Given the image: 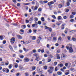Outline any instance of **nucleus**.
<instances>
[{"instance_id":"1","label":"nucleus","mask_w":76,"mask_h":76,"mask_svg":"<svg viewBox=\"0 0 76 76\" xmlns=\"http://www.w3.org/2000/svg\"><path fill=\"white\" fill-rule=\"evenodd\" d=\"M33 55H35V56L36 57L35 60H37V61H39L40 59L39 58V55H38V54L36 53L33 54Z\"/></svg>"},{"instance_id":"2","label":"nucleus","mask_w":76,"mask_h":76,"mask_svg":"<svg viewBox=\"0 0 76 76\" xmlns=\"http://www.w3.org/2000/svg\"><path fill=\"white\" fill-rule=\"evenodd\" d=\"M29 60L30 59L29 58L27 57H26L24 59L23 61L24 62H28Z\"/></svg>"},{"instance_id":"3","label":"nucleus","mask_w":76,"mask_h":76,"mask_svg":"<svg viewBox=\"0 0 76 76\" xmlns=\"http://www.w3.org/2000/svg\"><path fill=\"white\" fill-rule=\"evenodd\" d=\"M54 4V2L53 1H51L50 2H48L47 4L48 6H51L52 4Z\"/></svg>"},{"instance_id":"4","label":"nucleus","mask_w":76,"mask_h":76,"mask_svg":"<svg viewBox=\"0 0 76 76\" xmlns=\"http://www.w3.org/2000/svg\"><path fill=\"white\" fill-rule=\"evenodd\" d=\"M72 47L71 46L69 48V51L70 53H73V50Z\"/></svg>"},{"instance_id":"5","label":"nucleus","mask_w":76,"mask_h":76,"mask_svg":"<svg viewBox=\"0 0 76 76\" xmlns=\"http://www.w3.org/2000/svg\"><path fill=\"white\" fill-rule=\"evenodd\" d=\"M19 68L20 70H24V69H23V66H19Z\"/></svg>"},{"instance_id":"6","label":"nucleus","mask_w":76,"mask_h":76,"mask_svg":"<svg viewBox=\"0 0 76 76\" xmlns=\"http://www.w3.org/2000/svg\"><path fill=\"white\" fill-rule=\"evenodd\" d=\"M16 36L18 38V39H22V36H21L20 35H17Z\"/></svg>"},{"instance_id":"7","label":"nucleus","mask_w":76,"mask_h":76,"mask_svg":"<svg viewBox=\"0 0 76 76\" xmlns=\"http://www.w3.org/2000/svg\"><path fill=\"white\" fill-rule=\"evenodd\" d=\"M15 64V68H18V64L16 63H14Z\"/></svg>"},{"instance_id":"8","label":"nucleus","mask_w":76,"mask_h":76,"mask_svg":"<svg viewBox=\"0 0 76 76\" xmlns=\"http://www.w3.org/2000/svg\"><path fill=\"white\" fill-rule=\"evenodd\" d=\"M64 25H65V24H62L61 26V28L62 29H64Z\"/></svg>"},{"instance_id":"9","label":"nucleus","mask_w":76,"mask_h":76,"mask_svg":"<svg viewBox=\"0 0 76 76\" xmlns=\"http://www.w3.org/2000/svg\"><path fill=\"white\" fill-rule=\"evenodd\" d=\"M33 20L35 22H37V21L38 20V18H37L35 17L34 18Z\"/></svg>"},{"instance_id":"10","label":"nucleus","mask_w":76,"mask_h":76,"mask_svg":"<svg viewBox=\"0 0 76 76\" xmlns=\"http://www.w3.org/2000/svg\"><path fill=\"white\" fill-rule=\"evenodd\" d=\"M31 54H33V53H36V50H33L30 52Z\"/></svg>"},{"instance_id":"11","label":"nucleus","mask_w":76,"mask_h":76,"mask_svg":"<svg viewBox=\"0 0 76 76\" xmlns=\"http://www.w3.org/2000/svg\"><path fill=\"white\" fill-rule=\"evenodd\" d=\"M63 6V5H62L61 4H59L58 5V7L60 9Z\"/></svg>"},{"instance_id":"12","label":"nucleus","mask_w":76,"mask_h":76,"mask_svg":"<svg viewBox=\"0 0 76 76\" xmlns=\"http://www.w3.org/2000/svg\"><path fill=\"white\" fill-rule=\"evenodd\" d=\"M58 66L60 67H62L63 66V65L62 64H59L58 65Z\"/></svg>"},{"instance_id":"13","label":"nucleus","mask_w":76,"mask_h":76,"mask_svg":"<svg viewBox=\"0 0 76 76\" xmlns=\"http://www.w3.org/2000/svg\"><path fill=\"white\" fill-rule=\"evenodd\" d=\"M55 35H56V33L55 32H53L52 33L51 37H54V36H55Z\"/></svg>"},{"instance_id":"14","label":"nucleus","mask_w":76,"mask_h":76,"mask_svg":"<svg viewBox=\"0 0 76 76\" xmlns=\"http://www.w3.org/2000/svg\"><path fill=\"white\" fill-rule=\"evenodd\" d=\"M50 69L51 70H52V71H53L54 70V67L53 66H50Z\"/></svg>"},{"instance_id":"15","label":"nucleus","mask_w":76,"mask_h":76,"mask_svg":"<svg viewBox=\"0 0 76 76\" xmlns=\"http://www.w3.org/2000/svg\"><path fill=\"white\" fill-rule=\"evenodd\" d=\"M11 41H15V38L14 37H12L11 39Z\"/></svg>"},{"instance_id":"16","label":"nucleus","mask_w":76,"mask_h":76,"mask_svg":"<svg viewBox=\"0 0 76 76\" xmlns=\"http://www.w3.org/2000/svg\"><path fill=\"white\" fill-rule=\"evenodd\" d=\"M9 47L11 51H13V48H12V46L10 45L9 46Z\"/></svg>"},{"instance_id":"17","label":"nucleus","mask_w":76,"mask_h":76,"mask_svg":"<svg viewBox=\"0 0 76 76\" xmlns=\"http://www.w3.org/2000/svg\"><path fill=\"white\" fill-rule=\"evenodd\" d=\"M61 19V16H58V20H60Z\"/></svg>"},{"instance_id":"18","label":"nucleus","mask_w":76,"mask_h":76,"mask_svg":"<svg viewBox=\"0 0 76 76\" xmlns=\"http://www.w3.org/2000/svg\"><path fill=\"white\" fill-rule=\"evenodd\" d=\"M13 66V65L11 64L9 65V68L10 69H12V66Z\"/></svg>"},{"instance_id":"19","label":"nucleus","mask_w":76,"mask_h":76,"mask_svg":"<svg viewBox=\"0 0 76 76\" xmlns=\"http://www.w3.org/2000/svg\"><path fill=\"white\" fill-rule=\"evenodd\" d=\"M26 42H27V43H26V44H28L29 43H30V42H31V40H28V41H27Z\"/></svg>"},{"instance_id":"20","label":"nucleus","mask_w":76,"mask_h":76,"mask_svg":"<svg viewBox=\"0 0 76 76\" xmlns=\"http://www.w3.org/2000/svg\"><path fill=\"white\" fill-rule=\"evenodd\" d=\"M48 72H49L50 73H53V71L50 70V69H49L48 70Z\"/></svg>"},{"instance_id":"21","label":"nucleus","mask_w":76,"mask_h":76,"mask_svg":"<svg viewBox=\"0 0 76 76\" xmlns=\"http://www.w3.org/2000/svg\"><path fill=\"white\" fill-rule=\"evenodd\" d=\"M62 74V73L61 72H57V75H61Z\"/></svg>"},{"instance_id":"22","label":"nucleus","mask_w":76,"mask_h":76,"mask_svg":"<svg viewBox=\"0 0 76 76\" xmlns=\"http://www.w3.org/2000/svg\"><path fill=\"white\" fill-rule=\"evenodd\" d=\"M43 68L44 69H45V70H47V66H45L43 67Z\"/></svg>"},{"instance_id":"23","label":"nucleus","mask_w":76,"mask_h":76,"mask_svg":"<svg viewBox=\"0 0 76 76\" xmlns=\"http://www.w3.org/2000/svg\"><path fill=\"white\" fill-rule=\"evenodd\" d=\"M69 32L71 33H74V32H75V30H74L71 31H70Z\"/></svg>"},{"instance_id":"24","label":"nucleus","mask_w":76,"mask_h":76,"mask_svg":"<svg viewBox=\"0 0 76 76\" xmlns=\"http://www.w3.org/2000/svg\"><path fill=\"white\" fill-rule=\"evenodd\" d=\"M38 9V7L36 6L34 7V11H35V10H37Z\"/></svg>"},{"instance_id":"25","label":"nucleus","mask_w":76,"mask_h":76,"mask_svg":"<svg viewBox=\"0 0 76 76\" xmlns=\"http://www.w3.org/2000/svg\"><path fill=\"white\" fill-rule=\"evenodd\" d=\"M41 20H42V21H45V19H44V18L43 17H42L41 18Z\"/></svg>"},{"instance_id":"26","label":"nucleus","mask_w":76,"mask_h":76,"mask_svg":"<svg viewBox=\"0 0 76 76\" xmlns=\"http://www.w3.org/2000/svg\"><path fill=\"white\" fill-rule=\"evenodd\" d=\"M6 70H7V69L4 68L2 69V71L3 72H5L6 71Z\"/></svg>"},{"instance_id":"27","label":"nucleus","mask_w":76,"mask_h":76,"mask_svg":"<svg viewBox=\"0 0 76 76\" xmlns=\"http://www.w3.org/2000/svg\"><path fill=\"white\" fill-rule=\"evenodd\" d=\"M0 39L1 40H3V37L2 36H0Z\"/></svg>"},{"instance_id":"28","label":"nucleus","mask_w":76,"mask_h":76,"mask_svg":"<svg viewBox=\"0 0 76 76\" xmlns=\"http://www.w3.org/2000/svg\"><path fill=\"white\" fill-rule=\"evenodd\" d=\"M52 18L54 19H56V17L54 15H52Z\"/></svg>"},{"instance_id":"29","label":"nucleus","mask_w":76,"mask_h":76,"mask_svg":"<svg viewBox=\"0 0 76 76\" xmlns=\"http://www.w3.org/2000/svg\"><path fill=\"white\" fill-rule=\"evenodd\" d=\"M40 3L41 4H44V1H41L40 2Z\"/></svg>"},{"instance_id":"30","label":"nucleus","mask_w":76,"mask_h":76,"mask_svg":"<svg viewBox=\"0 0 76 76\" xmlns=\"http://www.w3.org/2000/svg\"><path fill=\"white\" fill-rule=\"evenodd\" d=\"M61 37H59L58 40L59 41H61Z\"/></svg>"},{"instance_id":"31","label":"nucleus","mask_w":76,"mask_h":76,"mask_svg":"<svg viewBox=\"0 0 76 76\" xmlns=\"http://www.w3.org/2000/svg\"><path fill=\"white\" fill-rule=\"evenodd\" d=\"M32 69L33 70H35V69H36V67H35V66H33L32 67Z\"/></svg>"},{"instance_id":"32","label":"nucleus","mask_w":76,"mask_h":76,"mask_svg":"<svg viewBox=\"0 0 76 76\" xmlns=\"http://www.w3.org/2000/svg\"><path fill=\"white\" fill-rule=\"evenodd\" d=\"M56 38H57V37H54L53 38V40H54L55 42H56V41H57V40H56L57 39Z\"/></svg>"},{"instance_id":"33","label":"nucleus","mask_w":76,"mask_h":76,"mask_svg":"<svg viewBox=\"0 0 76 76\" xmlns=\"http://www.w3.org/2000/svg\"><path fill=\"white\" fill-rule=\"evenodd\" d=\"M25 75L26 76H29V73H28V72H26V73H25Z\"/></svg>"},{"instance_id":"34","label":"nucleus","mask_w":76,"mask_h":76,"mask_svg":"<svg viewBox=\"0 0 76 76\" xmlns=\"http://www.w3.org/2000/svg\"><path fill=\"white\" fill-rule=\"evenodd\" d=\"M69 9H66L65 10V12H69Z\"/></svg>"},{"instance_id":"35","label":"nucleus","mask_w":76,"mask_h":76,"mask_svg":"<svg viewBox=\"0 0 76 76\" xmlns=\"http://www.w3.org/2000/svg\"><path fill=\"white\" fill-rule=\"evenodd\" d=\"M29 21H33V17H31V18L29 19Z\"/></svg>"},{"instance_id":"36","label":"nucleus","mask_w":76,"mask_h":76,"mask_svg":"<svg viewBox=\"0 0 76 76\" xmlns=\"http://www.w3.org/2000/svg\"><path fill=\"white\" fill-rule=\"evenodd\" d=\"M20 58H23L24 57V56H23V55H21L20 56Z\"/></svg>"},{"instance_id":"37","label":"nucleus","mask_w":76,"mask_h":76,"mask_svg":"<svg viewBox=\"0 0 76 76\" xmlns=\"http://www.w3.org/2000/svg\"><path fill=\"white\" fill-rule=\"evenodd\" d=\"M72 40L73 41H76V38L74 37L72 38Z\"/></svg>"},{"instance_id":"38","label":"nucleus","mask_w":76,"mask_h":76,"mask_svg":"<svg viewBox=\"0 0 76 76\" xmlns=\"http://www.w3.org/2000/svg\"><path fill=\"white\" fill-rule=\"evenodd\" d=\"M73 15H70V18H71V19H73Z\"/></svg>"},{"instance_id":"39","label":"nucleus","mask_w":76,"mask_h":76,"mask_svg":"<svg viewBox=\"0 0 76 76\" xmlns=\"http://www.w3.org/2000/svg\"><path fill=\"white\" fill-rule=\"evenodd\" d=\"M6 43V40H4L3 42V43L4 44H5Z\"/></svg>"},{"instance_id":"40","label":"nucleus","mask_w":76,"mask_h":76,"mask_svg":"<svg viewBox=\"0 0 76 76\" xmlns=\"http://www.w3.org/2000/svg\"><path fill=\"white\" fill-rule=\"evenodd\" d=\"M38 23L39 25H41V22L40 21H38Z\"/></svg>"},{"instance_id":"41","label":"nucleus","mask_w":76,"mask_h":76,"mask_svg":"<svg viewBox=\"0 0 76 76\" xmlns=\"http://www.w3.org/2000/svg\"><path fill=\"white\" fill-rule=\"evenodd\" d=\"M55 66H56L57 64V62L55 61L54 63Z\"/></svg>"},{"instance_id":"42","label":"nucleus","mask_w":76,"mask_h":76,"mask_svg":"<svg viewBox=\"0 0 76 76\" xmlns=\"http://www.w3.org/2000/svg\"><path fill=\"white\" fill-rule=\"evenodd\" d=\"M0 48H4V45H2L0 46Z\"/></svg>"},{"instance_id":"43","label":"nucleus","mask_w":76,"mask_h":76,"mask_svg":"<svg viewBox=\"0 0 76 76\" xmlns=\"http://www.w3.org/2000/svg\"><path fill=\"white\" fill-rule=\"evenodd\" d=\"M61 23H56V24L58 25V26H59V25H60Z\"/></svg>"},{"instance_id":"44","label":"nucleus","mask_w":76,"mask_h":76,"mask_svg":"<svg viewBox=\"0 0 76 76\" xmlns=\"http://www.w3.org/2000/svg\"><path fill=\"white\" fill-rule=\"evenodd\" d=\"M66 48L67 50H69V48H70V47L69 46H66Z\"/></svg>"},{"instance_id":"45","label":"nucleus","mask_w":76,"mask_h":76,"mask_svg":"<svg viewBox=\"0 0 76 76\" xmlns=\"http://www.w3.org/2000/svg\"><path fill=\"white\" fill-rule=\"evenodd\" d=\"M36 38H35V36H34L33 37V38H32V40H35V39H36Z\"/></svg>"},{"instance_id":"46","label":"nucleus","mask_w":76,"mask_h":76,"mask_svg":"<svg viewBox=\"0 0 76 76\" xmlns=\"http://www.w3.org/2000/svg\"><path fill=\"white\" fill-rule=\"evenodd\" d=\"M63 18L64 19H67V17L66 16H64Z\"/></svg>"},{"instance_id":"47","label":"nucleus","mask_w":76,"mask_h":76,"mask_svg":"<svg viewBox=\"0 0 76 76\" xmlns=\"http://www.w3.org/2000/svg\"><path fill=\"white\" fill-rule=\"evenodd\" d=\"M62 55H63V57L64 58H65V57H66V56L64 55V54H62Z\"/></svg>"},{"instance_id":"48","label":"nucleus","mask_w":76,"mask_h":76,"mask_svg":"<svg viewBox=\"0 0 76 76\" xmlns=\"http://www.w3.org/2000/svg\"><path fill=\"white\" fill-rule=\"evenodd\" d=\"M42 10V9H41V8H39L38 10V11H39V12H40L41 11V10Z\"/></svg>"},{"instance_id":"49","label":"nucleus","mask_w":76,"mask_h":76,"mask_svg":"<svg viewBox=\"0 0 76 76\" xmlns=\"http://www.w3.org/2000/svg\"><path fill=\"white\" fill-rule=\"evenodd\" d=\"M49 57H51V58H53V56L51 55H50L49 56Z\"/></svg>"},{"instance_id":"50","label":"nucleus","mask_w":76,"mask_h":76,"mask_svg":"<svg viewBox=\"0 0 76 76\" xmlns=\"http://www.w3.org/2000/svg\"><path fill=\"white\" fill-rule=\"evenodd\" d=\"M49 28V30L50 32H51L52 31V29H51V28Z\"/></svg>"},{"instance_id":"51","label":"nucleus","mask_w":76,"mask_h":76,"mask_svg":"<svg viewBox=\"0 0 76 76\" xmlns=\"http://www.w3.org/2000/svg\"><path fill=\"white\" fill-rule=\"evenodd\" d=\"M51 61V59H49L48 60V62H50Z\"/></svg>"},{"instance_id":"52","label":"nucleus","mask_w":76,"mask_h":76,"mask_svg":"<svg viewBox=\"0 0 76 76\" xmlns=\"http://www.w3.org/2000/svg\"><path fill=\"white\" fill-rule=\"evenodd\" d=\"M67 39L68 40H70V37L69 36L67 37Z\"/></svg>"},{"instance_id":"53","label":"nucleus","mask_w":76,"mask_h":76,"mask_svg":"<svg viewBox=\"0 0 76 76\" xmlns=\"http://www.w3.org/2000/svg\"><path fill=\"white\" fill-rule=\"evenodd\" d=\"M37 29H34L33 30V31L34 33H36L37 32Z\"/></svg>"},{"instance_id":"54","label":"nucleus","mask_w":76,"mask_h":76,"mask_svg":"<svg viewBox=\"0 0 76 76\" xmlns=\"http://www.w3.org/2000/svg\"><path fill=\"white\" fill-rule=\"evenodd\" d=\"M44 1V3H48V1Z\"/></svg>"},{"instance_id":"55","label":"nucleus","mask_w":76,"mask_h":76,"mask_svg":"<svg viewBox=\"0 0 76 76\" xmlns=\"http://www.w3.org/2000/svg\"><path fill=\"white\" fill-rule=\"evenodd\" d=\"M19 53H22L23 52L22 51V50H19Z\"/></svg>"},{"instance_id":"56","label":"nucleus","mask_w":76,"mask_h":76,"mask_svg":"<svg viewBox=\"0 0 76 76\" xmlns=\"http://www.w3.org/2000/svg\"><path fill=\"white\" fill-rule=\"evenodd\" d=\"M37 42L38 44H39L40 42V41L39 39H38L37 41Z\"/></svg>"},{"instance_id":"57","label":"nucleus","mask_w":76,"mask_h":76,"mask_svg":"<svg viewBox=\"0 0 76 76\" xmlns=\"http://www.w3.org/2000/svg\"><path fill=\"white\" fill-rule=\"evenodd\" d=\"M47 48H50V45L49 44H48L47 45Z\"/></svg>"},{"instance_id":"58","label":"nucleus","mask_w":76,"mask_h":76,"mask_svg":"<svg viewBox=\"0 0 76 76\" xmlns=\"http://www.w3.org/2000/svg\"><path fill=\"white\" fill-rule=\"evenodd\" d=\"M5 65H6V66H8V65H9V62H8L7 63H5Z\"/></svg>"},{"instance_id":"59","label":"nucleus","mask_w":76,"mask_h":76,"mask_svg":"<svg viewBox=\"0 0 76 76\" xmlns=\"http://www.w3.org/2000/svg\"><path fill=\"white\" fill-rule=\"evenodd\" d=\"M55 71H57V70H58L57 67H56L55 68Z\"/></svg>"},{"instance_id":"60","label":"nucleus","mask_w":76,"mask_h":76,"mask_svg":"<svg viewBox=\"0 0 76 76\" xmlns=\"http://www.w3.org/2000/svg\"><path fill=\"white\" fill-rule=\"evenodd\" d=\"M26 23H29V20H26Z\"/></svg>"},{"instance_id":"61","label":"nucleus","mask_w":76,"mask_h":76,"mask_svg":"<svg viewBox=\"0 0 76 76\" xmlns=\"http://www.w3.org/2000/svg\"><path fill=\"white\" fill-rule=\"evenodd\" d=\"M66 4L67 6H69L70 5V3H69V2H67Z\"/></svg>"},{"instance_id":"62","label":"nucleus","mask_w":76,"mask_h":76,"mask_svg":"<svg viewBox=\"0 0 76 76\" xmlns=\"http://www.w3.org/2000/svg\"><path fill=\"white\" fill-rule=\"evenodd\" d=\"M35 24H33L32 25V27H35Z\"/></svg>"},{"instance_id":"63","label":"nucleus","mask_w":76,"mask_h":76,"mask_svg":"<svg viewBox=\"0 0 76 76\" xmlns=\"http://www.w3.org/2000/svg\"><path fill=\"white\" fill-rule=\"evenodd\" d=\"M58 43H56L55 44V45L56 47H58Z\"/></svg>"},{"instance_id":"64","label":"nucleus","mask_w":76,"mask_h":76,"mask_svg":"<svg viewBox=\"0 0 76 76\" xmlns=\"http://www.w3.org/2000/svg\"><path fill=\"white\" fill-rule=\"evenodd\" d=\"M62 37H65V34H64V33H62Z\"/></svg>"}]
</instances>
